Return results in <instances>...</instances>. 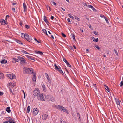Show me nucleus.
<instances>
[{"mask_svg": "<svg viewBox=\"0 0 123 123\" xmlns=\"http://www.w3.org/2000/svg\"><path fill=\"white\" fill-rule=\"evenodd\" d=\"M68 21L70 23L71 22V21L70 20V19L69 18H68L67 19Z\"/></svg>", "mask_w": 123, "mask_h": 123, "instance_id": "e2e57ef3", "label": "nucleus"}, {"mask_svg": "<svg viewBox=\"0 0 123 123\" xmlns=\"http://www.w3.org/2000/svg\"><path fill=\"white\" fill-rule=\"evenodd\" d=\"M21 52L23 54H29V53H28L27 52L24 50H22Z\"/></svg>", "mask_w": 123, "mask_h": 123, "instance_id": "e433bc0d", "label": "nucleus"}, {"mask_svg": "<svg viewBox=\"0 0 123 123\" xmlns=\"http://www.w3.org/2000/svg\"><path fill=\"white\" fill-rule=\"evenodd\" d=\"M45 98L47 100H49L52 101H55L54 97L51 95H47L45 97Z\"/></svg>", "mask_w": 123, "mask_h": 123, "instance_id": "7ed1b4c3", "label": "nucleus"}, {"mask_svg": "<svg viewBox=\"0 0 123 123\" xmlns=\"http://www.w3.org/2000/svg\"><path fill=\"white\" fill-rule=\"evenodd\" d=\"M24 11L25 12H26L27 11V7L25 3H23Z\"/></svg>", "mask_w": 123, "mask_h": 123, "instance_id": "6ab92c4d", "label": "nucleus"}, {"mask_svg": "<svg viewBox=\"0 0 123 123\" xmlns=\"http://www.w3.org/2000/svg\"><path fill=\"white\" fill-rule=\"evenodd\" d=\"M75 18L76 19H77L78 21H80V18H78V17L76 16H75Z\"/></svg>", "mask_w": 123, "mask_h": 123, "instance_id": "a18cd8bd", "label": "nucleus"}, {"mask_svg": "<svg viewBox=\"0 0 123 123\" xmlns=\"http://www.w3.org/2000/svg\"><path fill=\"white\" fill-rule=\"evenodd\" d=\"M42 88L43 89V91L44 92H46L47 91L46 88V87L45 85L43 84L42 85Z\"/></svg>", "mask_w": 123, "mask_h": 123, "instance_id": "4be33fe9", "label": "nucleus"}, {"mask_svg": "<svg viewBox=\"0 0 123 123\" xmlns=\"http://www.w3.org/2000/svg\"><path fill=\"white\" fill-rule=\"evenodd\" d=\"M114 51H115V53L116 54V55L117 56L118 55V53H117V51L115 49Z\"/></svg>", "mask_w": 123, "mask_h": 123, "instance_id": "603ef678", "label": "nucleus"}, {"mask_svg": "<svg viewBox=\"0 0 123 123\" xmlns=\"http://www.w3.org/2000/svg\"><path fill=\"white\" fill-rule=\"evenodd\" d=\"M94 46L98 50H99L100 49V48L97 45H94Z\"/></svg>", "mask_w": 123, "mask_h": 123, "instance_id": "a19ab883", "label": "nucleus"}, {"mask_svg": "<svg viewBox=\"0 0 123 123\" xmlns=\"http://www.w3.org/2000/svg\"><path fill=\"white\" fill-rule=\"evenodd\" d=\"M62 36L64 37H66V35L63 33H62Z\"/></svg>", "mask_w": 123, "mask_h": 123, "instance_id": "de8ad7c7", "label": "nucleus"}, {"mask_svg": "<svg viewBox=\"0 0 123 123\" xmlns=\"http://www.w3.org/2000/svg\"><path fill=\"white\" fill-rule=\"evenodd\" d=\"M53 107L54 108H56L61 110L62 109V108H64V107L61 106L56 105H53Z\"/></svg>", "mask_w": 123, "mask_h": 123, "instance_id": "0eeeda50", "label": "nucleus"}, {"mask_svg": "<svg viewBox=\"0 0 123 123\" xmlns=\"http://www.w3.org/2000/svg\"><path fill=\"white\" fill-rule=\"evenodd\" d=\"M86 83L85 82V83H84L85 85L87 87H88L89 86V85L88 84H86Z\"/></svg>", "mask_w": 123, "mask_h": 123, "instance_id": "052dcab7", "label": "nucleus"}, {"mask_svg": "<svg viewBox=\"0 0 123 123\" xmlns=\"http://www.w3.org/2000/svg\"><path fill=\"white\" fill-rule=\"evenodd\" d=\"M87 7L92 8V10H94L95 9L93 7V6L92 5L88 4L87 5Z\"/></svg>", "mask_w": 123, "mask_h": 123, "instance_id": "bb28decb", "label": "nucleus"}, {"mask_svg": "<svg viewBox=\"0 0 123 123\" xmlns=\"http://www.w3.org/2000/svg\"><path fill=\"white\" fill-rule=\"evenodd\" d=\"M7 61L6 60L4 59L3 60H1V62H0L1 63H7Z\"/></svg>", "mask_w": 123, "mask_h": 123, "instance_id": "a878e982", "label": "nucleus"}, {"mask_svg": "<svg viewBox=\"0 0 123 123\" xmlns=\"http://www.w3.org/2000/svg\"><path fill=\"white\" fill-rule=\"evenodd\" d=\"M16 84L15 82H14L11 83H9L7 85V86L9 88H11V85H14L15 86Z\"/></svg>", "mask_w": 123, "mask_h": 123, "instance_id": "f8f14e48", "label": "nucleus"}, {"mask_svg": "<svg viewBox=\"0 0 123 123\" xmlns=\"http://www.w3.org/2000/svg\"><path fill=\"white\" fill-rule=\"evenodd\" d=\"M77 115L78 117H79V119H80V114L79 113H77Z\"/></svg>", "mask_w": 123, "mask_h": 123, "instance_id": "8fccbe9b", "label": "nucleus"}, {"mask_svg": "<svg viewBox=\"0 0 123 123\" xmlns=\"http://www.w3.org/2000/svg\"><path fill=\"white\" fill-rule=\"evenodd\" d=\"M116 102L117 105H120L121 102V100L119 99H116Z\"/></svg>", "mask_w": 123, "mask_h": 123, "instance_id": "a211bd4d", "label": "nucleus"}, {"mask_svg": "<svg viewBox=\"0 0 123 123\" xmlns=\"http://www.w3.org/2000/svg\"><path fill=\"white\" fill-rule=\"evenodd\" d=\"M63 60L67 64V65L69 67H71V66L70 64L66 60V59L64 57L63 58Z\"/></svg>", "mask_w": 123, "mask_h": 123, "instance_id": "2eb2a0df", "label": "nucleus"}, {"mask_svg": "<svg viewBox=\"0 0 123 123\" xmlns=\"http://www.w3.org/2000/svg\"><path fill=\"white\" fill-rule=\"evenodd\" d=\"M51 19L53 20L54 18V17L53 16H51Z\"/></svg>", "mask_w": 123, "mask_h": 123, "instance_id": "774afa93", "label": "nucleus"}, {"mask_svg": "<svg viewBox=\"0 0 123 123\" xmlns=\"http://www.w3.org/2000/svg\"><path fill=\"white\" fill-rule=\"evenodd\" d=\"M18 58L20 61V63L22 64H24L26 63V60L20 56H18Z\"/></svg>", "mask_w": 123, "mask_h": 123, "instance_id": "20e7f679", "label": "nucleus"}, {"mask_svg": "<svg viewBox=\"0 0 123 123\" xmlns=\"http://www.w3.org/2000/svg\"><path fill=\"white\" fill-rule=\"evenodd\" d=\"M40 93L39 89L38 88H36L33 91V94L35 96L37 97Z\"/></svg>", "mask_w": 123, "mask_h": 123, "instance_id": "f03ea898", "label": "nucleus"}, {"mask_svg": "<svg viewBox=\"0 0 123 123\" xmlns=\"http://www.w3.org/2000/svg\"><path fill=\"white\" fill-rule=\"evenodd\" d=\"M17 4V3H16V2L15 3H12V4L13 5H16Z\"/></svg>", "mask_w": 123, "mask_h": 123, "instance_id": "0e129e2a", "label": "nucleus"}, {"mask_svg": "<svg viewBox=\"0 0 123 123\" xmlns=\"http://www.w3.org/2000/svg\"><path fill=\"white\" fill-rule=\"evenodd\" d=\"M52 3L55 5V6L56 5V4L54 1H52Z\"/></svg>", "mask_w": 123, "mask_h": 123, "instance_id": "680f3d73", "label": "nucleus"}, {"mask_svg": "<svg viewBox=\"0 0 123 123\" xmlns=\"http://www.w3.org/2000/svg\"><path fill=\"white\" fill-rule=\"evenodd\" d=\"M17 42L18 43H19V44H23L22 43V42L20 41L19 40H17Z\"/></svg>", "mask_w": 123, "mask_h": 123, "instance_id": "37998d69", "label": "nucleus"}, {"mask_svg": "<svg viewBox=\"0 0 123 123\" xmlns=\"http://www.w3.org/2000/svg\"><path fill=\"white\" fill-rule=\"evenodd\" d=\"M29 68L24 67L23 68V71L25 74H29Z\"/></svg>", "mask_w": 123, "mask_h": 123, "instance_id": "39448f33", "label": "nucleus"}, {"mask_svg": "<svg viewBox=\"0 0 123 123\" xmlns=\"http://www.w3.org/2000/svg\"><path fill=\"white\" fill-rule=\"evenodd\" d=\"M48 117V115L45 114H43L42 116V118L44 120L46 119Z\"/></svg>", "mask_w": 123, "mask_h": 123, "instance_id": "f3484780", "label": "nucleus"}, {"mask_svg": "<svg viewBox=\"0 0 123 123\" xmlns=\"http://www.w3.org/2000/svg\"><path fill=\"white\" fill-rule=\"evenodd\" d=\"M7 76L11 79H15L16 78L15 75L13 74H9L7 75Z\"/></svg>", "mask_w": 123, "mask_h": 123, "instance_id": "1a4fd4ad", "label": "nucleus"}, {"mask_svg": "<svg viewBox=\"0 0 123 123\" xmlns=\"http://www.w3.org/2000/svg\"><path fill=\"white\" fill-rule=\"evenodd\" d=\"M43 31L44 32V33H46V35H47L48 34L47 33V31L45 29H43Z\"/></svg>", "mask_w": 123, "mask_h": 123, "instance_id": "79ce46f5", "label": "nucleus"}, {"mask_svg": "<svg viewBox=\"0 0 123 123\" xmlns=\"http://www.w3.org/2000/svg\"><path fill=\"white\" fill-rule=\"evenodd\" d=\"M30 109V107L29 106H28L27 109V112L29 113Z\"/></svg>", "mask_w": 123, "mask_h": 123, "instance_id": "72a5a7b5", "label": "nucleus"}, {"mask_svg": "<svg viewBox=\"0 0 123 123\" xmlns=\"http://www.w3.org/2000/svg\"><path fill=\"white\" fill-rule=\"evenodd\" d=\"M19 61V60L15 58H13L12 59V62L13 63H15L16 62H18Z\"/></svg>", "mask_w": 123, "mask_h": 123, "instance_id": "412c9836", "label": "nucleus"}, {"mask_svg": "<svg viewBox=\"0 0 123 123\" xmlns=\"http://www.w3.org/2000/svg\"><path fill=\"white\" fill-rule=\"evenodd\" d=\"M48 9H49V11H51L50 8V7L49 6H48V7H47V9H48Z\"/></svg>", "mask_w": 123, "mask_h": 123, "instance_id": "69168bd1", "label": "nucleus"}, {"mask_svg": "<svg viewBox=\"0 0 123 123\" xmlns=\"http://www.w3.org/2000/svg\"><path fill=\"white\" fill-rule=\"evenodd\" d=\"M93 88L94 90H97V86L96 84H93Z\"/></svg>", "mask_w": 123, "mask_h": 123, "instance_id": "c85d7f7f", "label": "nucleus"}, {"mask_svg": "<svg viewBox=\"0 0 123 123\" xmlns=\"http://www.w3.org/2000/svg\"><path fill=\"white\" fill-rule=\"evenodd\" d=\"M12 11L13 12H14L15 11V8H12Z\"/></svg>", "mask_w": 123, "mask_h": 123, "instance_id": "338daca9", "label": "nucleus"}, {"mask_svg": "<svg viewBox=\"0 0 123 123\" xmlns=\"http://www.w3.org/2000/svg\"><path fill=\"white\" fill-rule=\"evenodd\" d=\"M123 85V81H122L120 83V86L121 87Z\"/></svg>", "mask_w": 123, "mask_h": 123, "instance_id": "864d4df0", "label": "nucleus"}, {"mask_svg": "<svg viewBox=\"0 0 123 123\" xmlns=\"http://www.w3.org/2000/svg\"><path fill=\"white\" fill-rule=\"evenodd\" d=\"M100 16L101 17H102L103 18H105V16H104V15H102V14L100 15Z\"/></svg>", "mask_w": 123, "mask_h": 123, "instance_id": "09e8293b", "label": "nucleus"}, {"mask_svg": "<svg viewBox=\"0 0 123 123\" xmlns=\"http://www.w3.org/2000/svg\"><path fill=\"white\" fill-rule=\"evenodd\" d=\"M9 18V15H7L6 16V19L5 20H6L7 18Z\"/></svg>", "mask_w": 123, "mask_h": 123, "instance_id": "13d9d810", "label": "nucleus"}, {"mask_svg": "<svg viewBox=\"0 0 123 123\" xmlns=\"http://www.w3.org/2000/svg\"><path fill=\"white\" fill-rule=\"evenodd\" d=\"M45 74L48 80V81L50 84H51V81L50 77L48 75L47 73H45Z\"/></svg>", "mask_w": 123, "mask_h": 123, "instance_id": "4468645a", "label": "nucleus"}, {"mask_svg": "<svg viewBox=\"0 0 123 123\" xmlns=\"http://www.w3.org/2000/svg\"><path fill=\"white\" fill-rule=\"evenodd\" d=\"M27 58L29 59V60H35V59H34V58L33 57H32L31 56L28 55H27Z\"/></svg>", "mask_w": 123, "mask_h": 123, "instance_id": "393cba45", "label": "nucleus"}, {"mask_svg": "<svg viewBox=\"0 0 123 123\" xmlns=\"http://www.w3.org/2000/svg\"><path fill=\"white\" fill-rule=\"evenodd\" d=\"M25 26V27L27 29H29V26L28 25H26Z\"/></svg>", "mask_w": 123, "mask_h": 123, "instance_id": "5fc2aeb1", "label": "nucleus"}, {"mask_svg": "<svg viewBox=\"0 0 123 123\" xmlns=\"http://www.w3.org/2000/svg\"><path fill=\"white\" fill-rule=\"evenodd\" d=\"M54 66L55 67V68L56 70H57L58 69H59L60 68H58V67L56 65V64H55Z\"/></svg>", "mask_w": 123, "mask_h": 123, "instance_id": "58836bf2", "label": "nucleus"}, {"mask_svg": "<svg viewBox=\"0 0 123 123\" xmlns=\"http://www.w3.org/2000/svg\"><path fill=\"white\" fill-rule=\"evenodd\" d=\"M61 111L64 112H65V113L68 114H69V113L68 110L64 107V108H63L62 109Z\"/></svg>", "mask_w": 123, "mask_h": 123, "instance_id": "aec40b11", "label": "nucleus"}, {"mask_svg": "<svg viewBox=\"0 0 123 123\" xmlns=\"http://www.w3.org/2000/svg\"><path fill=\"white\" fill-rule=\"evenodd\" d=\"M94 34L97 35H98V32H96V31L94 32Z\"/></svg>", "mask_w": 123, "mask_h": 123, "instance_id": "4d7b16f0", "label": "nucleus"}, {"mask_svg": "<svg viewBox=\"0 0 123 123\" xmlns=\"http://www.w3.org/2000/svg\"><path fill=\"white\" fill-rule=\"evenodd\" d=\"M69 16L70 18H71L72 19H74V17L71 15V14H69Z\"/></svg>", "mask_w": 123, "mask_h": 123, "instance_id": "ea45409f", "label": "nucleus"}, {"mask_svg": "<svg viewBox=\"0 0 123 123\" xmlns=\"http://www.w3.org/2000/svg\"><path fill=\"white\" fill-rule=\"evenodd\" d=\"M57 71H58L59 72H60L61 74H62L63 75L64 74V73L63 71H62V70L61 68H59V69H58Z\"/></svg>", "mask_w": 123, "mask_h": 123, "instance_id": "b1692460", "label": "nucleus"}, {"mask_svg": "<svg viewBox=\"0 0 123 123\" xmlns=\"http://www.w3.org/2000/svg\"><path fill=\"white\" fill-rule=\"evenodd\" d=\"M10 123H16L14 121L13 119L11 121V122H10Z\"/></svg>", "mask_w": 123, "mask_h": 123, "instance_id": "3c124183", "label": "nucleus"}, {"mask_svg": "<svg viewBox=\"0 0 123 123\" xmlns=\"http://www.w3.org/2000/svg\"><path fill=\"white\" fill-rule=\"evenodd\" d=\"M44 21L46 23H48L47 19V17L45 16H44Z\"/></svg>", "mask_w": 123, "mask_h": 123, "instance_id": "2f4dec72", "label": "nucleus"}, {"mask_svg": "<svg viewBox=\"0 0 123 123\" xmlns=\"http://www.w3.org/2000/svg\"><path fill=\"white\" fill-rule=\"evenodd\" d=\"M6 119L7 120V121H6L8 122H9V123L11 122V121L12 120V118L10 117H7V118Z\"/></svg>", "mask_w": 123, "mask_h": 123, "instance_id": "5701e85b", "label": "nucleus"}, {"mask_svg": "<svg viewBox=\"0 0 123 123\" xmlns=\"http://www.w3.org/2000/svg\"><path fill=\"white\" fill-rule=\"evenodd\" d=\"M105 88L107 90V91H109V89L108 87L107 86H105Z\"/></svg>", "mask_w": 123, "mask_h": 123, "instance_id": "4c0bfd02", "label": "nucleus"}, {"mask_svg": "<svg viewBox=\"0 0 123 123\" xmlns=\"http://www.w3.org/2000/svg\"><path fill=\"white\" fill-rule=\"evenodd\" d=\"M25 39L28 41L31 42L33 38H32L28 34H27L25 36Z\"/></svg>", "mask_w": 123, "mask_h": 123, "instance_id": "423d86ee", "label": "nucleus"}, {"mask_svg": "<svg viewBox=\"0 0 123 123\" xmlns=\"http://www.w3.org/2000/svg\"><path fill=\"white\" fill-rule=\"evenodd\" d=\"M37 97V98L39 100L42 101H45V95H43V94H41L40 93Z\"/></svg>", "mask_w": 123, "mask_h": 123, "instance_id": "f257e3e1", "label": "nucleus"}, {"mask_svg": "<svg viewBox=\"0 0 123 123\" xmlns=\"http://www.w3.org/2000/svg\"><path fill=\"white\" fill-rule=\"evenodd\" d=\"M71 36L72 37L73 39L75 40V35L73 34H71Z\"/></svg>", "mask_w": 123, "mask_h": 123, "instance_id": "c9c22d12", "label": "nucleus"}, {"mask_svg": "<svg viewBox=\"0 0 123 123\" xmlns=\"http://www.w3.org/2000/svg\"><path fill=\"white\" fill-rule=\"evenodd\" d=\"M104 19H105V20L106 21V23H108L109 22H108V21L107 19V18L105 17V18Z\"/></svg>", "mask_w": 123, "mask_h": 123, "instance_id": "49530a36", "label": "nucleus"}, {"mask_svg": "<svg viewBox=\"0 0 123 123\" xmlns=\"http://www.w3.org/2000/svg\"><path fill=\"white\" fill-rule=\"evenodd\" d=\"M27 34H24L23 33H22L21 34V37L23 38L24 37L25 39V36H26V35H27Z\"/></svg>", "mask_w": 123, "mask_h": 123, "instance_id": "c756f323", "label": "nucleus"}, {"mask_svg": "<svg viewBox=\"0 0 123 123\" xmlns=\"http://www.w3.org/2000/svg\"><path fill=\"white\" fill-rule=\"evenodd\" d=\"M38 110L36 108H35L33 109V115L35 116L38 114Z\"/></svg>", "mask_w": 123, "mask_h": 123, "instance_id": "9d476101", "label": "nucleus"}, {"mask_svg": "<svg viewBox=\"0 0 123 123\" xmlns=\"http://www.w3.org/2000/svg\"><path fill=\"white\" fill-rule=\"evenodd\" d=\"M0 22L2 25H7V23H6L5 21L3 19H1L0 20Z\"/></svg>", "mask_w": 123, "mask_h": 123, "instance_id": "ddd939ff", "label": "nucleus"}, {"mask_svg": "<svg viewBox=\"0 0 123 123\" xmlns=\"http://www.w3.org/2000/svg\"><path fill=\"white\" fill-rule=\"evenodd\" d=\"M53 107L54 108H56L61 110L62 109V108H64V107L61 106L56 105H53Z\"/></svg>", "mask_w": 123, "mask_h": 123, "instance_id": "6e6552de", "label": "nucleus"}, {"mask_svg": "<svg viewBox=\"0 0 123 123\" xmlns=\"http://www.w3.org/2000/svg\"><path fill=\"white\" fill-rule=\"evenodd\" d=\"M36 74L34 73L33 74L32 76V80L33 82L34 83H35L36 80Z\"/></svg>", "mask_w": 123, "mask_h": 123, "instance_id": "9b49d317", "label": "nucleus"}, {"mask_svg": "<svg viewBox=\"0 0 123 123\" xmlns=\"http://www.w3.org/2000/svg\"><path fill=\"white\" fill-rule=\"evenodd\" d=\"M34 39L38 43H40V42L39 41H38V40H37V39L35 38H34Z\"/></svg>", "mask_w": 123, "mask_h": 123, "instance_id": "6e6d98bb", "label": "nucleus"}, {"mask_svg": "<svg viewBox=\"0 0 123 123\" xmlns=\"http://www.w3.org/2000/svg\"><path fill=\"white\" fill-rule=\"evenodd\" d=\"M3 76L4 75L3 73L0 72V79H2Z\"/></svg>", "mask_w": 123, "mask_h": 123, "instance_id": "473e14b6", "label": "nucleus"}, {"mask_svg": "<svg viewBox=\"0 0 123 123\" xmlns=\"http://www.w3.org/2000/svg\"><path fill=\"white\" fill-rule=\"evenodd\" d=\"M6 110L8 113H10L11 112L10 107H7L6 109Z\"/></svg>", "mask_w": 123, "mask_h": 123, "instance_id": "cd10ccee", "label": "nucleus"}, {"mask_svg": "<svg viewBox=\"0 0 123 123\" xmlns=\"http://www.w3.org/2000/svg\"><path fill=\"white\" fill-rule=\"evenodd\" d=\"M35 52L37 54H39L42 55L43 54V53L42 52L39 51H35Z\"/></svg>", "mask_w": 123, "mask_h": 123, "instance_id": "7c9ffc66", "label": "nucleus"}, {"mask_svg": "<svg viewBox=\"0 0 123 123\" xmlns=\"http://www.w3.org/2000/svg\"><path fill=\"white\" fill-rule=\"evenodd\" d=\"M10 92L12 94V95H14V93L12 91L11 89L10 88Z\"/></svg>", "mask_w": 123, "mask_h": 123, "instance_id": "c03bdc74", "label": "nucleus"}, {"mask_svg": "<svg viewBox=\"0 0 123 123\" xmlns=\"http://www.w3.org/2000/svg\"><path fill=\"white\" fill-rule=\"evenodd\" d=\"M83 5L84 6H87V4L86 3H83Z\"/></svg>", "mask_w": 123, "mask_h": 123, "instance_id": "bf43d9fd", "label": "nucleus"}, {"mask_svg": "<svg viewBox=\"0 0 123 123\" xmlns=\"http://www.w3.org/2000/svg\"><path fill=\"white\" fill-rule=\"evenodd\" d=\"M29 74L36 73L35 72H34V70L33 69L31 68H29Z\"/></svg>", "mask_w": 123, "mask_h": 123, "instance_id": "dca6fc26", "label": "nucleus"}, {"mask_svg": "<svg viewBox=\"0 0 123 123\" xmlns=\"http://www.w3.org/2000/svg\"><path fill=\"white\" fill-rule=\"evenodd\" d=\"M92 39L94 41L96 42H97L98 41V38L96 39L94 37H93Z\"/></svg>", "mask_w": 123, "mask_h": 123, "instance_id": "f704fd0d", "label": "nucleus"}]
</instances>
